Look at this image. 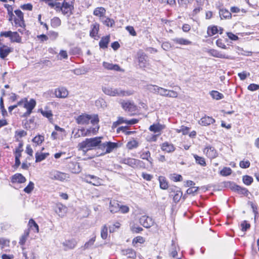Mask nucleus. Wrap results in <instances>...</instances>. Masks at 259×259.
<instances>
[{
	"label": "nucleus",
	"instance_id": "1",
	"mask_svg": "<svg viewBox=\"0 0 259 259\" xmlns=\"http://www.w3.org/2000/svg\"><path fill=\"white\" fill-rule=\"evenodd\" d=\"M74 0H63L62 2L56 1L48 3V5L56 10L57 12L61 13L67 17L70 16L73 14L74 10Z\"/></svg>",
	"mask_w": 259,
	"mask_h": 259
},
{
	"label": "nucleus",
	"instance_id": "2",
	"mask_svg": "<svg viewBox=\"0 0 259 259\" xmlns=\"http://www.w3.org/2000/svg\"><path fill=\"white\" fill-rule=\"evenodd\" d=\"M101 137H95L89 139L87 138L84 141L78 144V149L79 150H81L86 152L97 146L100 147V145L101 143Z\"/></svg>",
	"mask_w": 259,
	"mask_h": 259
},
{
	"label": "nucleus",
	"instance_id": "3",
	"mask_svg": "<svg viewBox=\"0 0 259 259\" xmlns=\"http://www.w3.org/2000/svg\"><path fill=\"white\" fill-rule=\"evenodd\" d=\"M102 91L106 95L113 97L128 96L134 93V92L131 90L125 91L121 88H114L110 87H103Z\"/></svg>",
	"mask_w": 259,
	"mask_h": 259
},
{
	"label": "nucleus",
	"instance_id": "4",
	"mask_svg": "<svg viewBox=\"0 0 259 259\" xmlns=\"http://www.w3.org/2000/svg\"><path fill=\"white\" fill-rule=\"evenodd\" d=\"M36 104V101L33 99H31L29 101L25 99V101L23 107L26 109L27 111L21 116L22 117H27L32 112V110L34 108Z\"/></svg>",
	"mask_w": 259,
	"mask_h": 259
},
{
	"label": "nucleus",
	"instance_id": "5",
	"mask_svg": "<svg viewBox=\"0 0 259 259\" xmlns=\"http://www.w3.org/2000/svg\"><path fill=\"white\" fill-rule=\"evenodd\" d=\"M123 163L135 168H145V164L142 161L133 158L124 159Z\"/></svg>",
	"mask_w": 259,
	"mask_h": 259
},
{
	"label": "nucleus",
	"instance_id": "6",
	"mask_svg": "<svg viewBox=\"0 0 259 259\" xmlns=\"http://www.w3.org/2000/svg\"><path fill=\"white\" fill-rule=\"evenodd\" d=\"M50 177L52 180L64 181L69 178L68 175L59 171L54 170L50 172Z\"/></svg>",
	"mask_w": 259,
	"mask_h": 259
},
{
	"label": "nucleus",
	"instance_id": "7",
	"mask_svg": "<svg viewBox=\"0 0 259 259\" xmlns=\"http://www.w3.org/2000/svg\"><path fill=\"white\" fill-rule=\"evenodd\" d=\"M84 179L85 181L94 186H99L101 185V180L94 175H87L85 176Z\"/></svg>",
	"mask_w": 259,
	"mask_h": 259
},
{
	"label": "nucleus",
	"instance_id": "8",
	"mask_svg": "<svg viewBox=\"0 0 259 259\" xmlns=\"http://www.w3.org/2000/svg\"><path fill=\"white\" fill-rule=\"evenodd\" d=\"M140 224L145 228H149L154 224L152 219L148 216L143 215L140 219Z\"/></svg>",
	"mask_w": 259,
	"mask_h": 259
},
{
	"label": "nucleus",
	"instance_id": "9",
	"mask_svg": "<svg viewBox=\"0 0 259 259\" xmlns=\"http://www.w3.org/2000/svg\"><path fill=\"white\" fill-rule=\"evenodd\" d=\"M117 147V144L111 142H105L103 144H100L99 148L106 149L105 153H109L112 151V150Z\"/></svg>",
	"mask_w": 259,
	"mask_h": 259
},
{
	"label": "nucleus",
	"instance_id": "10",
	"mask_svg": "<svg viewBox=\"0 0 259 259\" xmlns=\"http://www.w3.org/2000/svg\"><path fill=\"white\" fill-rule=\"evenodd\" d=\"M230 187L232 190L237 192L240 194L247 196L249 193V192L247 189L245 188L241 187L233 183L230 184Z\"/></svg>",
	"mask_w": 259,
	"mask_h": 259
},
{
	"label": "nucleus",
	"instance_id": "11",
	"mask_svg": "<svg viewBox=\"0 0 259 259\" xmlns=\"http://www.w3.org/2000/svg\"><path fill=\"white\" fill-rule=\"evenodd\" d=\"M121 106L124 110L129 112H134L137 109L136 106L133 102H132L123 101L121 103Z\"/></svg>",
	"mask_w": 259,
	"mask_h": 259
},
{
	"label": "nucleus",
	"instance_id": "12",
	"mask_svg": "<svg viewBox=\"0 0 259 259\" xmlns=\"http://www.w3.org/2000/svg\"><path fill=\"white\" fill-rule=\"evenodd\" d=\"M91 116L87 114L79 115L76 118V122L78 124H85L89 123Z\"/></svg>",
	"mask_w": 259,
	"mask_h": 259
},
{
	"label": "nucleus",
	"instance_id": "13",
	"mask_svg": "<svg viewBox=\"0 0 259 259\" xmlns=\"http://www.w3.org/2000/svg\"><path fill=\"white\" fill-rule=\"evenodd\" d=\"M211 56L219 58H225L228 59H233L231 56L226 55L225 54L216 50H211Z\"/></svg>",
	"mask_w": 259,
	"mask_h": 259
},
{
	"label": "nucleus",
	"instance_id": "14",
	"mask_svg": "<svg viewBox=\"0 0 259 259\" xmlns=\"http://www.w3.org/2000/svg\"><path fill=\"white\" fill-rule=\"evenodd\" d=\"M56 97L57 98H64L68 96V91L65 88H60L55 91Z\"/></svg>",
	"mask_w": 259,
	"mask_h": 259
},
{
	"label": "nucleus",
	"instance_id": "15",
	"mask_svg": "<svg viewBox=\"0 0 259 259\" xmlns=\"http://www.w3.org/2000/svg\"><path fill=\"white\" fill-rule=\"evenodd\" d=\"M26 181L25 178L21 174H16L12 176V183H23Z\"/></svg>",
	"mask_w": 259,
	"mask_h": 259
},
{
	"label": "nucleus",
	"instance_id": "16",
	"mask_svg": "<svg viewBox=\"0 0 259 259\" xmlns=\"http://www.w3.org/2000/svg\"><path fill=\"white\" fill-rule=\"evenodd\" d=\"M162 150L168 153L172 152L175 150V147L172 144L168 142H164L161 146Z\"/></svg>",
	"mask_w": 259,
	"mask_h": 259
},
{
	"label": "nucleus",
	"instance_id": "17",
	"mask_svg": "<svg viewBox=\"0 0 259 259\" xmlns=\"http://www.w3.org/2000/svg\"><path fill=\"white\" fill-rule=\"evenodd\" d=\"M110 205L115 209L119 208L121 210H128L129 208L127 206L120 205L118 203L117 201H110Z\"/></svg>",
	"mask_w": 259,
	"mask_h": 259
},
{
	"label": "nucleus",
	"instance_id": "18",
	"mask_svg": "<svg viewBox=\"0 0 259 259\" xmlns=\"http://www.w3.org/2000/svg\"><path fill=\"white\" fill-rule=\"evenodd\" d=\"M11 52L10 48L3 45V47H0V57L2 59H5Z\"/></svg>",
	"mask_w": 259,
	"mask_h": 259
},
{
	"label": "nucleus",
	"instance_id": "19",
	"mask_svg": "<svg viewBox=\"0 0 259 259\" xmlns=\"http://www.w3.org/2000/svg\"><path fill=\"white\" fill-rule=\"evenodd\" d=\"M99 24L97 23L93 24L91 25V30L90 31V35L93 38H95L97 35L99 30Z\"/></svg>",
	"mask_w": 259,
	"mask_h": 259
},
{
	"label": "nucleus",
	"instance_id": "20",
	"mask_svg": "<svg viewBox=\"0 0 259 259\" xmlns=\"http://www.w3.org/2000/svg\"><path fill=\"white\" fill-rule=\"evenodd\" d=\"M106 11L105 9L103 7H98L94 10L93 14L94 15L99 17L100 20L101 18L105 16Z\"/></svg>",
	"mask_w": 259,
	"mask_h": 259
},
{
	"label": "nucleus",
	"instance_id": "21",
	"mask_svg": "<svg viewBox=\"0 0 259 259\" xmlns=\"http://www.w3.org/2000/svg\"><path fill=\"white\" fill-rule=\"evenodd\" d=\"M159 182V186L160 189L163 190H166L168 188V184L164 177L159 176L158 178Z\"/></svg>",
	"mask_w": 259,
	"mask_h": 259
},
{
	"label": "nucleus",
	"instance_id": "22",
	"mask_svg": "<svg viewBox=\"0 0 259 259\" xmlns=\"http://www.w3.org/2000/svg\"><path fill=\"white\" fill-rule=\"evenodd\" d=\"M172 40L175 43L180 45H190L192 44V42L191 41L183 38L176 37L172 39Z\"/></svg>",
	"mask_w": 259,
	"mask_h": 259
},
{
	"label": "nucleus",
	"instance_id": "23",
	"mask_svg": "<svg viewBox=\"0 0 259 259\" xmlns=\"http://www.w3.org/2000/svg\"><path fill=\"white\" fill-rule=\"evenodd\" d=\"M123 255H127L128 258H135L136 257V251L131 248H128L122 250Z\"/></svg>",
	"mask_w": 259,
	"mask_h": 259
},
{
	"label": "nucleus",
	"instance_id": "24",
	"mask_svg": "<svg viewBox=\"0 0 259 259\" xmlns=\"http://www.w3.org/2000/svg\"><path fill=\"white\" fill-rule=\"evenodd\" d=\"M104 67L108 70H113L116 71L120 70V67L116 64H113L108 62H104L103 63Z\"/></svg>",
	"mask_w": 259,
	"mask_h": 259
},
{
	"label": "nucleus",
	"instance_id": "25",
	"mask_svg": "<svg viewBox=\"0 0 259 259\" xmlns=\"http://www.w3.org/2000/svg\"><path fill=\"white\" fill-rule=\"evenodd\" d=\"M110 41V36L107 35L106 36L103 37L100 42H99V46L102 49H106L108 47V45Z\"/></svg>",
	"mask_w": 259,
	"mask_h": 259
},
{
	"label": "nucleus",
	"instance_id": "26",
	"mask_svg": "<svg viewBox=\"0 0 259 259\" xmlns=\"http://www.w3.org/2000/svg\"><path fill=\"white\" fill-rule=\"evenodd\" d=\"M100 21L103 23V24L108 27H112L115 24V22L113 19H110L106 16L101 18Z\"/></svg>",
	"mask_w": 259,
	"mask_h": 259
},
{
	"label": "nucleus",
	"instance_id": "27",
	"mask_svg": "<svg viewBox=\"0 0 259 259\" xmlns=\"http://www.w3.org/2000/svg\"><path fill=\"white\" fill-rule=\"evenodd\" d=\"M49 155V153H40L38 152H36L35 162H39L45 160Z\"/></svg>",
	"mask_w": 259,
	"mask_h": 259
},
{
	"label": "nucleus",
	"instance_id": "28",
	"mask_svg": "<svg viewBox=\"0 0 259 259\" xmlns=\"http://www.w3.org/2000/svg\"><path fill=\"white\" fill-rule=\"evenodd\" d=\"M118 123L120 124L125 123L127 124L132 125L137 123L138 122V120L137 119H132L128 120L124 119L122 117H119L117 120Z\"/></svg>",
	"mask_w": 259,
	"mask_h": 259
},
{
	"label": "nucleus",
	"instance_id": "29",
	"mask_svg": "<svg viewBox=\"0 0 259 259\" xmlns=\"http://www.w3.org/2000/svg\"><path fill=\"white\" fill-rule=\"evenodd\" d=\"M140 158L142 159L147 160L151 164L152 163V158L151 157V154L149 151H143L140 155Z\"/></svg>",
	"mask_w": 259,
	"mask_h": 259
},
{
	"label": "nucleus",
	"instance_id": "30",
	"mask_svg": "<svg viewBox=\"0 0 259 259\" xmlns=\"http://www.w3.org/2000/svg\"><path fill=\"white\" fill-rule=\"evenodd\" d=\"M29 229L25 230L23 234L20 238L19 243L21 245H24L28 236H29Z\"/></svg>",
	"mask_w": 259,
	"mask_h": 259
},
{
	"label": "nucleus",
	"instance_id": "31",
	"mask_svg": "<svg viewBox=\"0 0 259 259\" xmlns=\"http://www.w3.org/2000/svg\"><path fill=\"white\" fill-rule=\"evenodd\" d=\"M10 40L12 42H16L17 43H21L22 39L21 37L17 32H13L12 34H11Z\"/></svg>",
	"mask_w": 259,
	"mask_h": 259
},
{
	"label": "nucleus",
	"instance_id": "32",
	"mask_svg": "<svg viewBox=\"0 0 259 259\" xmlns=\"http://www.w3.org/2000/svg\"><path fill=\"white\" fill-rule=\"evenodd\" d=\"M163 129L162 125H160V124H153V125H151L149 128V130L151 132H153L155 133H160L161 131Z\"/></svg>",
	"mask_w": 259,
	"mask_h": 259
},
{
	"label": "nucleus",
	"instance_id": "33",
	"mask_svg": "<svg viewBox=\"0 0 259 259\" xmlns=\"http://www.w3.org/2000/svg\"><path fill=\"white\" fill-rule=\"evenodd\" d=\"M219 14L221 19L231 18V13L226 9H221L219 11Z\"/></svg>",
	"mask_w": 259,
	"mask_h": 259
},
{
	"label": "nucleus",
	"instance_id": "34",
	"mask_svg": "<svg viewBox=\"0 0 259 259\" xmlns=\"http://www.w3.org/2000/svg\"><path fill=\"white\" fill-rule=\"evenodd\" d=\"M62 244L64 246L67 247V249H73L75 247L76 242L75 240H66L63 242Z\"/></svg>",
	"mask_w": 259,
	"mask_h": 259
},
{
	"label": "nucleus",
	"instance_id": "35",
	"mask_svg": "<svg viewBox=\"0 0 259 259\" xmlns=\"http://www.w3.org/2000/svg\"><path fill=\"white\" fill-rule=\"evenodd\" d=\"M147 57L144 53H142L139 57V65L141 67H145L146 66V59Z\"/></svg>",
	"mask_w": 259,
	"mask_h": 259
},
{
	"label": "nucleus",
	"instance_id": "36",
	"mask_svg": "<svg viewBox=\"0 0 259 259\" xmlns=\"http://www.w3.org/2000/svg\"><path fill=\"white\" fill-rule=\"evenodd\" d=\"M211 98L216 100H220L224 98L223 94L217 91H211Z\"/></svg>",
	"mask_w": 259,
	"mask_h": 259
},
{
	"label": "nucleus",
	"instance_id": "37",
	"mask_svg": "<svg viewBox=\"0 0 259 259\" xmlns=\"http://www.w3.org/2000/svg\"><path fill=\"white\" fill-rule=\"evenodd\" d=\"M170 256L172 257H176L178 255V252L177 250V245L174 240H172L171 246L169 253Z\"/></svg>",
	"mask_w": 259,
	"mask_h": 259
},
{
	"label": "nucleus",
	"instance_id": "38",
	"mask_svg": "<svg viewBox=\"0 0 259 259\" xmlns=\"http://www.w3.org/2000/svg\"><path fill=\"white\" fill-rule=\"evenodd\" d=\"M45 140V137L42 135H38L36 136L32 140V141L36 143L37 145H40Z\"/></svg>",
	"mask_w": 259,
	"mask_h": 259
},
{
	"label": "nucleus",
	"instance_id": "39",
	"mask_svg": "<svg viewBox=\"0 0 259 259\" xmlns=\"http://www.w3.org/2000/svg\"><path fill=\"white\" fill-rule=\"evenodd\" d=\"M14 22L16 27H21L24 28L25 27V24L24 22V18L21 19V18H14Z\"/></svg>",
	"mask_w": 259,
	"mask_h": 259
},
{
	"label": "nucleus",
	"instance_id": "40",
	"mask_svg": "<svg viewBox=\"0 0 259 259\" xmlns=\"http://www.w3.org/2000/svg\"><path fill=\"white\" fill-rule=\"evenodd\" d=\"M28 226L29 227L35 230L36 232H38L39 231V227L38 225L36 223V222L32 219H31L29 221Z\"/></svg>",
	"mask_w": 259,
	"mask_h": 259
},
{
	"label": "nucleus",
	"instance_id": "41",
	"mask_svg": "<svg viewBox=\"0 0 259 259\" xmlns=\"http://www.w3.org/2000/svg\"><path fill=\"white\" fill-rule=\"evenodd\" d=\"M51 26L53 27H57L61 24V21L58 17H54L51 21Z\"/></svg>",
	"mask_w": 259,
	"mask_h": 259
},
{
	"label": "nucleus",
	"instance_id": "42",
	"mask_svg": "<svg viewBox=\"0 0 259 259\" xmlns=\"http://www.w3.org/2000/svg\"><path fill=\"white\" fill-rule=\"evenodd\" d=\"M195 159L196 162L197 164H200L201 166H205L206 164L204 158L198 156L196 154L193 155Z\"/></svg>",
	"mask_w": 259,
	"mask_h": 259
},
{
	"label": "nucleus",
	"instance_id": "43",
	"mask_svg": "<svg viewBox=\"0 0 259 259\" xmlns=\"http://www.w3.org/2000/svg\"><path fill=\"white\" fill-rule=\"evenodd\" d=\"M160 87H158L155 85L150 84V85H147V89L150 92H151L153 93H154V94H159V93L160 90H158V89H160Z\"/></svg>",
	"mask_w": 259,
	"mask_h": 259
},
{
	"label": "nucleus",
	"instance_id": "44",
	"mask_svg": "<svg viewBox=\"0 0 259 259\" xmlns=\"http://www.w3.org/2000/svg\"><path fill=\"white\" fill-rule=\"evenodd\" d=\"M199 123L204 126L208 125L210 124V117L209 116H205L201 118Z\"/></svg>",
	"mask_w": 259,
	"mask_h": 259
},
{
	"label": "nucleus",
	"instance_id": "45",
	"mask_svg": "<svg viewBox=\"0 0 259 259\" xmlns=\"http://www.w3.org/2000/svg\"><path fill=\"white\" fill-rule=\"evenodd\" d=\"M223 31V29L222 27H218L217 26H211V35H214L218 33L222 34Z\"/></svg>",
	"mask_w": 259,
	"mask_h": 259
},
{
	"label": "nucleus",
	"instance_id": "46",
	"mask_svg": "<svg viewBox=\"0 0 259 259\" xmlns=\"http://www.w3.org/2000/svg\"><path fill=\"white\" fill-rule=\"evenodd\" d=\"M242 181L244 184L249 186L252 183L253 178L250 176L246 175L243 177Z\"/></svg>",
	"mask_w": 259,
	"mask_h": 259
},
{
	"label": "nucleus",
	"instance_id": "47",
	"mask_svg": "<svg viewBox=\"0 0 259 259\" xmlns=\"http://www.w3.org/2000/svg\"><path fill=\"white\" fill-rule=\"evenodd\" d=\"M39 111L40 112V113L42 114V115L44 116H45L49 119L52 118V117L53 116V114L52 113L51 110H44L42 109H39Z\"/></svg>",
	"mask_w": 259,
	"mask_h": 259
},
{
	"label": "nucleus",
	"instance_id": "48",
	"mask_svg": "<svg viewBox=\"0 0 259 259\" xmlns=\"http://www.w3.org/2000/svg\"><path fill=\"white\" fill-rule=\"evenodd\" d=\"M240 227L241 231L243 232L246 231L248 229L250 228V225L246 221H242L240 224Z\"/></svg>",
	"mask_w": 259,
	"mask_h": 259
},
{
	"label": "nucleus",
	"instance_id": "49",
	"mask_svg": "<svg viewBox=\"0 0 259 259\" xmlns=\"http://www.w3.org/2000/svg\"><path fill=\"white\" fill-rule=\"evenodd\" d=\"M232 173V169L230 167H224L221 171L220 174L223 176H228Z\"/></svg>",
	"mask_w": 259,
	"mask_h": 259
},
{
	"label": "nucleus",
	"instance_id": "50",
	"mask_svg": "<svg viewBox=\"0 0 259 259\" xmlns=\"http://www.w3.org/2000/svg\"><path fill=\"white\" fill-rule=\"evenodd\" d=\"M108 228L106 225H104L101 231V236L102 239H106L107 237Z\"/></svg>",
	"mask_w": 259,
	"mask_h": 259
},
{
	"label": "nucleus",
	"instance_id": "51",
	"mask_svg": "<svg viewBox=\"0 0 259 259\" xmlns=\"http://www.w3.org/2000/svg\"><path fill=\"white\" fill-rule=\"evenodd\" d=\"M170 179L174 182H181L182 181L183 178L181 175L174 174L170 176Z\"/></svg>",
	"mask_w": 259,
	"mask_h": 259
},
{
	"label": "nucleus",
	"instance_id": "52",
	"mask_svg": "<svg viewBox=\"0 0 259 259\" xmlns=\"http://www.w3.org/2000/svg\"><path fill=\"white\" fill-rule=\"evenodd\" d=\"M34 189V183L32 182H30L28 185L26 187L24 191L26 193H30Z\"/></svg>",
	"mask_w": 259,
	"mask_h": 259
},
{
	"label": "nucleus",
	"instance_id": "53",
	"mask_svg": "<svg viewBox=\"0 0 259 259\" xmlns=\"http://www.w3.org/2000/svg\"><path fill=\"white\" fill-rule=\"evenodd\" d=\"M167 189L169 195L171 196H173L174 194H176L177 192L180 190V189L176 186H171L168 188Z\"/></svg>",
	"mask_w": 259,
	"mask_h": 259
},
{
	"label": "nucleus",
	"instance_id": "54",
	"mask_svg": "<svg viewBox=\"0 0 259 259\" xmlns=\"http://www.w3.org/2000/svg\"><path fill=\"white\" fill-rule=\"evenodd\" d=\"M145 242L144 238L142 236H138L134 238L133 240L132 243L134 245H135V244L139 243H143Z\"/></svg>",
	"mask_w": 259,
	"mask_h": 259
},
{
	"label": "nucleus",
	"instance_id": "55",
	"mask_svg": "<svg viewBox=\"0 0 259 259\" xmlns=\"http://www.w3.org/2000/svg\"><path fill=\"white\" fill-rule=\"evenodd\" d=\"M182 192L181 190L179 191L176 194H174L172 196L174 201L175 202H179L182 196Z\"/></svg>",
	"mask_w": 259,
	"mask_h": 259
},
{
	"label": "nucleus",
	"instance_id": "56",
	"mask_svg": "<svg viewBox=\"0 0 259 259\" xmlns=\"http://www.w3.org/2000/svg\"><path fill=\"white\" fill-rule=\"evenodd\" d=\"M138 146V143L135 140L128 142L127 144V147L130 149H132L134 148H137Z\"/></svg>",
	"mask_w": 259,
	"mask_h": 259
},
{
	"label": "nucleus",
	"instance_id": "57",
	"mask_svg": "<svg viewBox=\"0 0 259 259\" xmlns=\"http://www.w3.org/2000/svg\"><path fill=\"white\" fill-rule=\"evenodd\" d=\"M198 189V187H191L187 189V193L188 194L194 195L197 192Z\"/></svg>",
	"mask_w": 259,
	"mask_h": 259
},
{
	"label": "nucleus",
	"instance_id": "58",
	"mask_svg": "<svg viewBox=\"0 0 259 259\" xmlns=\"http://www.w3.org/2000/svg\"><path fill=\"white\" fill-rule=\"evenodd\" d=\"M240 166L242 168H246L249 167L250 162L248 160L246 161H241L240 162Z\"/></svg>",
	"mask_w": 259,
	"mask_h": 259
},
{
	"label": "nucleus",
	"instance_id": "59",
	"mask_svg": "<svg viewBox=\"0 0 259 259\" xmlns=\"http://www.w3.org/2000/svg\"><path fill=\"white\" fill-rule=\"evenodd\" d=\"M161 47L165 51H169L172 47V46L169 42L166 41L162 43Z\"/></svg>",
	"mask_w": 259,
	"mask_h": 259
},
{
	"label": "nucleus",
	"instance_id": "60",
	"mask_svg": "<svg viewBox=\"0 0 259 259\" xmlns=\"http://www.w3.org/2000/svg\"><path fill=\"white\" fill-rule=\"evenodd\" d=\"M9 243V241L4 239H0V247L2 249L4 248L5 246H8Z\"/></svg>",
	"mask_w": 259,
	"mask_h": 259
},
{
	"label": "nucleus",
	"instance_id": "61",
	"mask_svg": "<svg viewBox=\"0 0 259 259\" xmlns=\"http://www.w3.org/2000/svg\"><path fill=\"white\" fill-rule=\"evenodd\" d=\"M158 90H160L159 95L162 96L167 97L168 90L162 88L161 87H160V89H158Z\"/></svg>",
	"mask_w": 259,
	"mask_h": 259
},
{
	"label": "nucleus",
	"instance_id": "62",
	"mask_svg": "<svg viewBox=\"0 0 259 259\" xmlns=\"http://www.w3.org/2000/svg\"><path fill=\"white\" fill-rule=\"evenodd\" d=\"M247 89L249 91H255L259 89V85L254 83H251L248 86Z\"/></svg>",
	"mask_w": 259,
	"mask_h": 259
},
{
	"label": "nucleus",
	"instance_id": "63",
	"mask_svg": "<svg viewBox=\"0 0 259 259\" xmlns=\"http://www.w3.org/2000/svg\"><path fill=\"white\" fill-rule=\"evenodd\" d=\"M249 73H247L245 71L239 73L238 74V76L239 77L240 79L241 80H245L247 76H249Z\"/></svg>",
	"mask_w": 259,
	"mask_h": 259
},
{
	"label": "nucleus",
	"instance_id": "64",
	"mask_svg": "<svg viewBox=\"0 0 259 259\" xmlns=\"http://www.w3.org/2000/svg\"><path fill=\"white\" fill-rule=\"evenodd\" d=\"M95 241V238L93 237L91 238L88 242H86L84 245V247L85 249H87L93 245L94 242Z\"/></svg>",
	"mask_w": 259,
	"mask_h": 259
}]
</instances>
